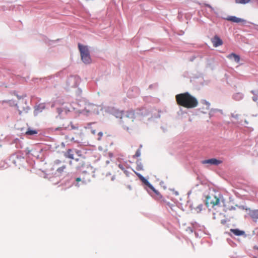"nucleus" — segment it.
Masks as SVG:
<instances>
[{
  "label": "nucleus",
  "mask_w": 258,
  "mask_h": 258,
  "mask_svg": "<svg viewBox=\"0 0 258 258\" xmlns=\"http://www.w3.org/2000/svg\"><path fill=\"white\" fill-rule=\"evenodd\" d=\"M102 135H103V133L102 132H99L97 136H98V138H97V140L98 141H100L101 140V139L102 137Z\"/></svg>",
  "instance_id": "22"
},
{
  "label": "nucleus",
  "mask_w": 258,
  "mask_h": 258,
  "mask_svg": "<svg viewBox=\"0 0 258 258\" xmlns=\"http://www.w3.org/2000/svg\"><path fill=\"white\" fill-rule=\"evenodd\" d=\"M231 116L232 117L237 119H238L239 115L238 114L231 113Z\"/></svg>",
  "instance_id": "23"
},
{
  "label": "nucleus",
  "mask_w": 258,
  "mask_h": 258,
  "mask_svg": "<svg viewBox=\"0 0 258 258\" xmlns=\"http://www.w3.org/2000/svg\"><path fill=\"white\" fill-rule=\"evenodd\" d=\"M37 134V131L29 128L26 132V134L27 135H33Z\"/></svg>",
  "instance_id": "19"
},
{
  "label": "nucleus",
  "mask_w": 258,
  "mask_h": 258,
  "mask_svg": "<svg viewBox=\"0 0 258 258\" xmlns=\"http://www.w3.org/2000/svg\"><path fill=\"white\" fill-rule=\"evenodd\" d=\"M118 167H119L120 169H121L122 170H124V172H125V171L124 170V167H123V165H121V164H119V165H118Z\"/></svg>",
  "instance_id": "28"
},
{
  "label": "nucleus",
  "mask_w": 258,
  "mask_h": 258,
  "mask_svg": "<svg viewBox=\"0 0 258 258\" xmlns=\"http://www.w3.org/2000/svg\"><path fill=\"white\" fill-rule=\"evenodd\" d=\"M225 19L228 21H231L233 22H235V23H240V22L245 21L244 20L241 19V18H237L235 16H229L227 18H225Z\"/></svg>",
  "instance_id": "11"
},
{
  "label": "nucleus",
  "mask_w": 258,
  "mask_h": 258,
  "mask_svg": "<svg viewBox=\"0 0 258 258\" xmlns=\"http://www.w3.org/2000/svg\"><path fill=\"white\" fill-rule=\"evenodd\" d=\"M176 100L178 105L187 108H195L198 104L197 99L188 93L177 95Z\"/></svg>",
  "instance_id": "1"
},
{
  "label": "nucleus",
  "mask_w": 258,
  "mask_h": 258,
  "mask_svg": "<svg viewBox=\"0 0 258 258\" xmlns=\"http://www.w3.org/2000/svg\"><path fill=\"white\" fill-rule=\"evenodd\" d=\"M17 97L18 98V99H20V97H19L18 95H17Z\"/></svg>",
  "instance_id": "38"
},
{
  "label": "nucleus",
  "mask_w": 258,
  "mask_h": 258,
  "mask_svg": "<svg viewBox=\"0 0 258 258\" xmlns=\"http://www.w3.org/2000/svg\"><path fill=\"white\" fill-rule=\"evenodd\" d=\"M227 57L229 58H233L234 61L236 62H239L240 61V56L234 53H231L230 54L228 55Z\"/></svg>",
  "instance_id": "15"
},
{
  "label": "nucleus",
  "mask_w": 258,
  "mask_h": 258,
  "mask_svg": "<svg viewBox=\"0 0 258 258\" xmlns=\"http://www.w3.org/2000/svg\"><path fill=\"white\" fill-rule=\"evenodd\" d=\"M40 107V109H43L44 108V106L43 104H40L38 106V108L36 109V110H38V108Z\"/></svg>",
  "instance_id": "27"
},
{
  "label": "nucleus",
  "mask_w": 258,
  "mask_h": 258,
  "mask_svg": "<svg viewBox=\"0 0 258 258\" xmlns=\"http://www.w3.org/2000/svg\"><path fill=\"white\" fill-rule=\"evenodd\" d=\"M251 0H235L236 4H246L249 3Z\"/></svg>",
  "instance_id": "18"
},
{
  "label": "nucleus",
  "mask_w": 258,
  "mask_h": 258,
  "mask_svg": "<svg viewBox=\"0 0 258 258\" xmlns=\"http://www.w3.org/2000/svg\"><path fill=\"white\" fill-rule=\"evenodd\" d=\"M230 231L236 236L245 235V232L238 229H231Z\"/></svg>",
  "instance_id": "12"
},
{
  "label": "nucleus",
  "mask_w": 258,
  "mask_h": 258,
  "mask_svg": "<svg viewBox=\"0 0 258 258\" xmlns=\"http://www.w3.org/2000/svg\"><path fill=\"white\" fill-rule=\"evenodd\" d=\"M78 47L81 53V59L83 62L86 64L90 63L91 62V58L88 47L79 44Z\"/></svg>",
  "instance_id": "3"
},
{
  "label": "nucleus",
  "mask_w": 258,
  "mask_h": 258,
  "mask_svg": "<svg viewBox=\"0 0 258 258\" xmlns=\"http://www.w3.org/2000/svg\"><path fill=\"white\" fill-rule=\"evenodd\" d=\"M233 98L235 100L238 101L243 98V95L242 94L239 93H236L234 95Z\"/></svg>",
  "instance_id": "17"
},
{
  "label": "nucleus",
  "mask_w": 258,
  "mask_h": 258,
  "mask_svg": "<svg viewBox=\"0 0 258 258\" xmlns=\"http://www.w3.org/2000/svg\"><path fill=\"white\" fill-rule=\"evenodd\" d=\"M8 103H9L10 104H11V103L10 102V101H7Z\"/></svg>",
  "instance_id": "36"
},
{
  "label": "nucleus",
  "mask_w": 258,
  "mask_h": 258,
  "mask_svg": "<svg viewBox=\"0 0 258 258\" xmlns=\"http://www.w3.org/2000/svg\"><path fill=\"white\" fill-rule=\"evenodd\" d=\"M249 215L252 219L253 220H256L258 219V210H253L250 212Z\"/></svg>",
  "instance_id": "16"
},
{
  "label": "nucleus",
  "mask_w": 258,
  "mask_h": 258,
  "mask_svg": "<svg viewBox=\"0 0 258 258\" xmlns=\"http://www.w3.org/2000/svg\"><path fill=\"white\" fill-rule=\"evenodd\" d=\"M137 169L138 170H142L143 169V166L142 165H138L137 167Z\"/></svg>",
  "instance_id": "30"
},
{
  "label": "nucleus",
  "mask_w": 258,
  "mask_h": 258,
  "mask_svg": "<svg viewBox=\"0 0 258 258\" xmlns=\"http://www.w3.org/2000/svg\"><path fill=\"white\" fill-rule=\"evenodd\" d=\"M85 111L87 113H99L98 107L94 104H88L85 108Z\"/></svg>",
  "instance_id": "7"
},
{
  "label": "nucleus",
  "mask_w": 258,
  "mask_h": 258,
  "mask_svg": "<svg viewBox=\"0 0 258 258\" xmlns=\"http://www.w3.org/2000/svg\"><path fill=\"white\" fill-rule=\"evenodd\" d=\"M220 199L216 196L207 197L206 199V205L209 207L210 205L214 207L218 205L220 203Z\"/></svg>",
  "instance_id": "6"
},
{
  "label": "nucleus",
  "mask_w": 258,
  "mask_h": 258,
  "mask_svg": "<svg viewBox=\"0 0 258 258\" xmlns=\"http://www.w3.org/2000/svg\"><path fill=\"white\" fill-rule=\"evenodd\" d=\"M80 152V151L78 150L74 149H69L66 152H65L64 156L66 157L69 158L70 159H75L76 161H79L80 160V159L77 158L76 155H77L78 156H80V155L79 154ZM80 161L83 166L84 164V159H81Z\"/></svg>",
  "instance_id": "4"
},
{
  "label": "nucleus",
  "mask_w": 258,
  "mask_h": 258,
  "mask_svg": "<svg viewBox=\"0 0 258 258\" xmlns=\"http://www.w3.org/2000/svg\"><path fill=\"white\" fill-rule=\"evenodd\" d=\"M253 101L256 102L257 100V96H254L252 97Z\"/></svg>",
  "instance_id": "29"
},
{
  "label": "nucleus",
  "mask_w": 258,
  "mask_h": 258,
  "mask_svg": "<svg viewBox=\"0 0 258 258\" xmlns=\"http://www.w3.org/2000/svg\"><path fill=\"white\" fill-rule=\"evenodd\" d=\"M206 6H207V7H209V8H211L212 10H213V8H212L210 5H208V4L206 5Z\"/></svg>",
  "instance_id": "33"
},
{
  "label": "nucleus",
  "mask_w": 258,
  "mask_h": 258,
  "mask_svg": "<svg viewBox=\"0 0 258 258\" xmlns=\"http://www.w3.org/2000/svg\"><path fill=\"white\" fill-rule=\"evenodd\" d=\"M244 122H245L246 124H247V123H248V122H247V120H246L244 121Z\"/></svg>",
  "instance_id": "37"
},
{
  "label": "nucleus",
  "mask_w": 258,
  "mask_h": 258,
  "mask_svg": "<svg viewBox=\"0 0 258 258\" xmlns=\"http://www.w3.org/2000/svg\"><path fill=\"white\" fill-rule=\"evenodd\" d=\"M112 113L116 117L120 118L121 119H122L124 114L122 111H119L117 109H113Z\"/></svg>",
  "instance_id": "13"
},
{
  "label": "nucleus",
  "mask_w": 258,
  "mask_h": 258,
  "mask_svg": "<svg viewBox=\"0 0 258 258\" xmlns=\"http://www.w3.org/2000/svg\"><path fill=\"white\" fill-rule=\"evenodd\" d=\"M192 210H195V211L199 213H200L203 209V205L202 204H198L196 207H194V205L192 204L190 206Z\"/></svg>",
  "instance_id": "14"
},
{
  "label": "nucleus",
  "mask_w": 258,
  "mask_h": 258,
  "mask_svg": "<svg viewBox=\"0 0 258 258\" xmlns=\"http://www.w3.org/2000/svg\"><path fill=\"white\" fill-rule=\"evenodd\" d=\"M141 155V152L140 150H138L135 154V155L134 156V157H138L140 156Z\"/></svg>",
  "instance_id": "24"
},
{
  "label": "nucleus",
  "mask_w": 258,
  "mask_h": 258,
  "mask_svg": "<svg viewBox=\"0 0 258 258\" xmlns=\"http://www.w3.org/2000/svg\"><path fill=\"white\" fill-rule=\"evenodd\" d=\"M136 174H137V175L139 177V178H140V179L141 180L142 178H143V176L140 174V173H138L137 172H135Z\"/></svg>",
  "instance_id": "26"
},
{
  "label": "nucleus",
  "mask_w": 258,
  "mask_h": 258,
  "mask_svg": "<svg viewBox=\"0 0 258 258\" xmlns=\"http://www.w3.org/2000/svg\"><path fill=\"white\" fill-rule=\"evenodd\" d=\"M57 111L58 113V114H60L61 113V112L62 111V110L61 108H57Z\"/></svg>",
  "instance_id": "31"
},
{
  "label": "nucleus",
  "mask_w": 258,
  "mask_h": 258,
  "mask_svg": "<svg viewBox=\"0 0 258 258\" xmlns=\"http://www.w3.org/2000/svg\"><path fill=\"white\" fill-rule=\"evenodd\" d=\"M91 133L94 135L96 133L95 130H91Z\"/></svg>",
  "instance_id": "34"
},
{
  "label": "nucleus",
  "mask_w": 258,
  "mask_h": 258,
  "mask_svg": "<svg viewBox=\"0 0 258 258\" xmlns=\"http://www.w3.org/2000/svg\"><path fill=\"white\" fill-rule=\"evenodd\" d=\"M17 107L19 111L20 114H21L22 112H27L28 111V110L29 109V107L27 106L26 107H23V109L22 110L19 109L18 106Z\"/></svg>",
  "instance_id": "20"
},
{
  "label": "nucleus",
  "mask_w": 258,
  "mask_h": 258,
  "mask_svg": "<svg viewBox=\"0 0 258 258\" xmlns=\"http://www.w3.org/2000/svg\"><path fill=\"white\" fill-rule=\"evenodd\" d=\"M141 180L146 185H147L149 188H150V189L154 191V193L158 197V198H160L161 197L159 192L154 188V187L149 183V182L145 178L143 177V178H142Z\"/></svg>",
  "instance_id": "8"
},
{
  "label": "nucleus",
  "mask_w": 258,
  "mask_h": 258,
  "mask_svg": "<svg viewBox=\"0 0 258 258\" xmlns=\"http://www.w3.org/2000/svg\"><path fill=\"white\" fill-rule=\"evenodd\" d=\"M251 92L254 95V96H257L258 95V90L251 91Z\"/></svg>",
  "instance_id": "25"
},
{
  "label": "nucleus",
  "mask_w": 258,
  "mask_h": 258,
  "mask_svg": "<svg viewBox=\"0 0 258 258\" xmlns=\"http://www.w3.org/2000/svg\"><path fill=\"white\" fill-rule=\"evenodd\" d=\"M76 180L77 182H79V181H80L81 180V179L80 177H78L76 178Z\"/></svg>",
  "instance_id": "32"
},
{
  "label": "nucleus",
  "mask_w": 258,
  "mask_h": 258,
  "mask_svg": "<svg viewBox=\"0 0 258 258\" xmlns=\"http://www.w3.org/2000/svg\"><path fill=\"white\" fill-rule=\"evenodd\" d=\"M222 163V161L217 160L215 158H212L208 160H204L202 161L203 164H210L212 165H217Z\"/></svg>",
  "instance_id": "9"
},
{
  "label": "nucleus",
  "mask_w": 258,
  "mask_h": 258,
  "mask_svg": "<svg viewBox=\"0 0 258 258\" xmlns=\"http://www.w3.org/2000/svg\"><path fill=\"white\" fill-rule=\"evenodd\" d=\"M212 42L215 47L220 46L223 43L222 40L217 36L214 37V38L212 39Z\"/></svg>",
  "instance_id": "10"
},
{
  "label": "nucleus",
  "mask_w": 258,
  "mask_h": 258,
  "mask_svg": "<svg viewBox=\"0 0 258 258\" xmlns=\"http://www.w3.org/2000/svg\"><path fill=\"white\" fill-rule=\"evenodd\" d=\"M80 78L78 76H71L67 81L68 87L71 88L77 87L80 83Z\"/></svg>",
  "instance_id": "5"
},
{
  "label": "nucleus",
  "mask_w": 258,
  "mask_h": 258,
  "mask_svg": "<svg viewBox=\"0 0 258 258\" xmlns=\"http://www.w3.org/2000/svg\"><path fill=\"white\" fill-rule=\"evenodd\" d=\"M109 156L110 157H112L113 156V154H112V153H109Z\"/></svg>",
  "instance_id": "35"
},
{
  "label": "nucleus",
  "mask_w": 258,
  "mask_h": 258,
  "mask_svg": "<svg viewBox=\"0 0 258 258\" xmlns=\"http://www.w3.org/2000/svg\"><path fill=\"white\" fill-rule=\"evenodd\" d=\"M146 110L144 109L137 110L136 112L134 110H130L124 113L121 119V122L124 125H131L134 119L138 117L139 115H146Z\"/></svg>",
  "instance_id": "2"
},
{
  "label": "nucleus",
  "mask_w": 258,
  "mask_h": 258,
  "mask_svg": "<svg viewBox=\"0 0 258 258\" xmlns=\"http://www.w3.org/2000/svg\"><path fill=\"white\" fill-rule=\"evenodd\" d=\"M202 103L206 105L207 106V109H209V107H210V104L209 102H207V101L206 100H203L202 101Z\"/></svg>",
  "instance_id": "21"
}]
</instances>
